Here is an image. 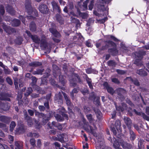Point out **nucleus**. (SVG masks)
Returning a JSON list of instances; mask_svg holds the SVG:
<instances>
[{"mask_svg": "<svg viewBox=\"0 0 149 149\" xmlns=\"http://www.w3.org/2000/svg\"><path fill=\"white\" fill-rule=\"evenodd\" d=\"M59 114L56 113L54 115V116L57 120L58 121H62L65 119L68 120V115L66 113L67 111L63 107H62L58 111Z\"/></svg>", "mask_w": 149, "mask_h": 149, "instance_id": "nucleus-1", "label": "nucleus"}, {"mask_svg": "<svg viewBox=\"0 0 149 149\" xmlns=\"http://www.w3.org/2000/svg\"><path fill=\"white\" fill-rule=\"evenodd\" d=\"M115 140L114 141L113 146L116 149H122L120 147V145L124 149H126L127 148V146L129 145L127 142L124 141L123 139H118L116 140L114 138Z\"/></svg>", "mask_w": 149, "mask_h": 149, "instance_id": "nucleus-2", "label": "nucleus"}, {"mask_svg": "<svg viewBox=\"0 0 149 149\" xmlns=\"http://www.w3.org/2000/svg\"><path fill=\"white\" fill-rule=\"evenodd\" d=\"M110 128L112 132L114 135H116L117 134L116 131V129L117 131L120 130L121 129V123L119 120H116L115 123L114 124L113 123H111Z\"/></svg>", "mask_w": 149, "mask_h": 149, "instance_id": "nucleus-3", "label": "nucleus"}, {"mask_svg": "<svg viewBox=\"0 0 149 149\" xmlns=\"http://www.w3.org/2000/svg\"><path fill=\"white\" fill-rule=\"evenodd\" d=\"M25 5L26 10L27 11V13L29 15H33V13H34L35 15L36 16H38V14L37 11L36 10H33L30 2L29 1H26L25 3Z\"/></svg>", "mask_w": 149, "mask_h": 149, "instance_id": "nucleus-4", "label": "nucleus"}, {"mask_svg": "<svg viewBox=\"0 0 149 149\" xmlns=\"http://www.w3.org/2000/svg\"><path fill=\"white\" fill-rule=\"evenodd\" d=\"M116 91L118 99L121 101H123L125 99L124 95H125L126 93V90L123 88H117Z\"/></svg>", "mask_w": 149, "mask_h": 149, "instance_id": "nucleus-5", "label": "nucleus"}, {"mask_svg": "<svg viewBox=\"0 0 149 149\" xmlns=\"http://www.w3.org/2000/svg\"><path fill=\"white\" fill-rule=\"evenodd\" d=\"M105 45L102 46L100 49L101 51H104L106 50L111 46H116V44L111 40H107L104 41Z\"/></svg>", "mask_w": 149, "mask_h": 149, "instance_id": "nucleus-6", "label": "nucleus"}, {"mask_svg": "<svg viewBox=\"0 0 149 149\" xmlns=\"http://www.w3.org/2000/svg\"><path fill=\"white\" fill-rule=\"evenodd\" d=\"M38 9L40 12L43 14H48L49 12L47 6L43 3H40Z\"/></svg>", "mask_w": 149, "mask_h": 149, "instance_id": "nucleus-7", "label": "nucleus"}, {"mask_svg": "<svg viewBox=\"0 0 149 149\" xmlns=\"http://www.w3.org/2000/svg\"><path fill=\"white\" fill-rule=\"evenodd\" d=\"M1 26L4 31L9 35L16 32V30L14 28L8 26L4 23H3Z\"/></svg>", "mask_w": 149, "mask_h": 149, "instance_id": "nucleus-8", "label": "nucleus"}, {"mask_svg": "<svg viewBox=\"0 0 149 149\" xmlns=\"http://www.w3.org/2000/svg\"><path fill=\"white\" fill-rule=\"evenodd\" d=\"M146 51L143 49H140L138 51L136 52L135 55L140 60H141L143 56L146 55Z\"/></svg>", "mask_w": 149, "mask_h": 149, "instance_id": "nucleus-9", "label": "nucleus"}, {"mask_svg": "<svg viewBox=\"0 0 149 149\" xmlns=\"http://www.w3.org/2000/svg\"><path fill=\"white\" fill-rule=\"evenodd\" d=\"M113 47L112 48H109L108 49V52L112 56H117L118 53V50L117 48V45L116 46H111Z\"/></svg>", "mask_w": 149, "mask_h": 149, "instance_id": "nucleus-10", "label": "nucleus"}, {"mask_svg": "<svg viewBox=\"0 0 149 149\" xmlns=\"http://www.w3.org/2000/svg\"><path fill=\"white\" fill-rule=\"evenodd\" d=\"M103 86L107 90L108 93L111 95H113L115 91L113 88L110 87L107 81H104L103 84Z\"/></svg>", "mask_w": 149, "mask_h": 149, "instance_id": "nucleus-11", "label": "nucleus"}, {"mask_svg": "<svg viewBox=\"0 0 149 149\" xmlns=\"http://www.w3.org/2000/svg\"><path fill=\"white\" fill-rule=\"evenodd\" d=\"M10 104L8 102H0V109L4 111H7L10 109Z\"/></svg>", "mask_w": 149, "mask_h": 149, "instance_id": "nucleus-12", "label": "nucleus"}, {"mask_svg": "<svg viewBox=\"0 0 149 149\" xmlns=\"http://www.w3.org/2000/svg\"><path fill=\"white\" fill-rule=\"evenodd\" d=\"M49 31L54 37L57 38L61 37V34L56 29L51 27L49 29Z\"/></svg>", "mask_w": 149, "mask_h": 149, "instance_id": "nucleus-13", "label": "nucleus"}, {"mask_svg": "<svg viewBox=\"0 0 149 149\" xmlns=\"http://www.w3.org/2000/svg\"><path fill=\"white\" fill-rule=\"evenodd\" d=\"M11 119V118L10 117L0 115V121L5 123L9 124Z\"/></svg>", "mask_w": 149, "mask_h": 149, "instance_id": "nucleus-14", "label": "nucleus"}, {"mask_svg": "<svg viewBox=\"0 0 149 149\" xmlns=\"http://www.w3.org/2000/svg\"><path fill=\"white\" fill-rule=\"evenodd\" d=\"M57 137H55L54 139L56 141H58L63 143L65 142L64 139L67 137V136L65 134H58Z\"/></svg>", "mask_w": 149, "mask_h": 149, "instance_id": "nucleus-15", "label": "nucleus"}, {"mask_svg": "<svg viewBox=\"0 0 149 149\" xmlns=\"http://www.w3.org/2000/svg\"><path fill=\"white\" fill-rule=\"evenodd\" d=\"M16 133L18 134H22L25 132L24 125L23 124L19 125L18 127L15 130Z\"/></svg>", "mask_w": 149, "mask_h": 149, "instance_id": "nucleus-16", "label": "nucleus"}, {"mask_svg": "<svg viewBox=\"0 0 149 149\" xmlns=\"http://www.w3.org/2000/svg\"><path fill=\"white\" fill-rule=\"evenodd\" d=\"M7 12L12 16L15 15L16 11L13 7L8 5L6 7Z\"/></svg>", "mask_w": 149, "mask_h": 149, "instance_id": "nucleus-17", "label": "nucleus"}, {"mask_svg": "<svg viewBox=\"0 0 149 149\" xmlns=\"http://www.w3.org/2000/svg\"><path fill=\"white\" fill-rule=\"evenodd\" d=\"M54 100L59 104L63 103L62 96L60 92L55 95Z\"/></svg>", "mask_w": 149, "mask_h": 149, "instance_id": "nucleus-18", "label": "nucleus"}, {"mask_svg": "<svg viewBox=\"0 0 149 149\" xmlns=\"http://www.w3.org/2000/svg\"><path fill=\"white\" fill-rule=\"evenodd\" d=\"M124 120L128 129L131 128L132 125V123L130 118L127 117H125Z\"/></svg>", "mask_w": 149, "mask_h": 149, "instance_id": "nucleus-19", "label": "nucleus"}, {"mask_svg": "<svg viewBox=\"0 0 149 149\" xmlns=\"http://www.w3.org/2000/svg\"><path fill=\"white\" fill-rule=\"evenodd\" d=\"M11 21V25L13 27L19 26L21 24V21L18 19H14Z\"/></svg>", "mask_w": 149, "mask_h": 149, "instance_id": "nucleus-20", "label": "nucleus"}, {"mask_svg": "<svg viewBox=\"0 0 149 149\" xmlns=\"http://www.w3.org/2000/svg\"><path fill=\"white\" fill-rule=\"evenodd\" d=\"M85 77V79L87 83L88 84L89 88L91 90L93 89V86L92 84V81L91 79L88 77L87 74H84Z\"/></svg>", "mask_w": 149, "mask_h": 149, "instance_id": "nucleus-21", "label": "nucleus"}, {"mask_svg": "<svg viewBox=\"0 0 149 149\" xmlns=\"http://www.w3.org/2000/svg\"><path fill=\"white\" fill-rule=\"evenodd\" d=\"M62 93L66 101V104L68 106H72H72H73V104L71 103L69 98L67 96V94L63 92H62Z\"/></svg>", "mask_w": 149, "mask_h": 149, "instance_id": "nucleus-22", "label": "nucleus"}, {"mask_svg": "<svg viewBox=\"0 0 149 149\" xmlns=\"http://www.w3.org/2000/svg\"><path fill=\"white\" fill-rule=\"evenodd\" d=\"M53 8L56 11L59 13L61 12V10L60 7L58 5V4L56 2L54 1L52 3Z\"/></svg>", "mask_w": 149, "mask_h": 149, "instance_id": "nucleus-23", "label": "nucleus"}, {"mask_svg": "<svg viewBox=\"0 0 149 149\" xmlns=\"http://www.w3.org/2000/svg\"><path fill=\"white\" fill-rule=\"evenodd\" d=\"M42 65V63L41 62L39 61H33L29 63V65L30 66L36 67L38 66H41Z\"/></svg>", "mask_w": 149, "mask_h": 149, "instance_id": "nucleus-24", "label": "nucleus"}, {"mask_svg": "<svg viewBox=\"0 0 149 149\" xmlns=\"http://www.w3.org/2000/svg\"><path fill=\"white\" fill-rule=\"evenodd\" d=\"M30 30L32 32H35L36 31L37 27L36 24L33 21L31 22L29 24Z\"/></svg>", "mask_w": 149, "mask_h": 149, "instance_id": "nucleus-25", "label": "nucleus"}, {"mask_svg": "<svg viewBox=\"0 0 149 149\" xmlns=\"http://www.w3.org/2000/svg\"><path fill=\"white\" fill-rule=\"evenodd\" d=\"M31 39L33 42L36 44H39L40 43V39L39 37L36 35H33Z\"/></svg>", "mask_w": 149, "mask_h": 149, "instance_id": "nucleus-26", "label": "nucleus"}, {"mask_svg": "<svg viewBox=\"0 0 149 149\" xmlns=\"http://www.w3.org/2000/svg\"><path fill=\"white\" fill-rule=\"evenodd\" d=\"M129 131L130 139L131 141H134L136 138V134L131 128L128 129Z\"/></svg>", "mask_w": 149, "mask_h": 149, "instance_id": "nucleus-27", "label": "nucleus"}, {"mask_svg": "<svg viewBox=\"0 0 149 149\" xmlns=\"http://www.w3.org/2000/svg\"><path fill=\"white\" fill-rule=\"evenodd\" d=\"M105 146L103 142H98L96 144V149H105L106 146Z\"/></svg>", "mask_w": 149, "mask_h": 149, "instance_id": "nucleus-28", "label": "nucleus"}, {"mask_svg": "<svg viewBox=\"0 0 149 149\" xmlns=\"http://www.w3.org/2000/svg\"><path fill=\"white\" fill-rule=\"evenodd\" d=\"M41 118H42V125H44L48 122L50 119V118L48 116L45 114V116Z\"/></svg>", "mask_w": 149, "mask_h": 149, "instance_id": "nucleus-29", "label": "nucleus"}, {"mask_svg": "<svg viewBox=\"0 0 149 149\" xmlns=\"http://www.w3.org/2000/svg\"><path fill=\"white\" fill-rule=\"evenodd\" d=\"M40 47H43L44 49H46L47 47V43L46 40L44 38H42L40 41Z\"/></svg>", "mask_w": 149, "mask_h": 149, "instance_id": "nucleus-30", "label": "nucleus"}, {"mask_svg": "<svg viewBox=\"0 0 149 149\" xmlns=\"http://www.w3.org/2000/svg\"><path fill=\"white\" fill-rule=\"evenodd\" d=\"M7 97H10V94L8 93H1L0 94V100H4Z\"/></svg>", "mask_w": 149, "mask_h": 149, "instance_id": "nucleus-31", "label": "nucleus"}, {"mask_svg": "<svg viewBox=\"0 0 149 149\" xmlns=\"http://www.w3.org/2000/svg\"><path fill=\"white\" fill-rule=\"evenodd\" d=\"M72 76L73 77V78H74L75 79L76 78L77 80V82L80 84L82 83L81 80L78 74L73 72L72 73Z\"/></svg>", "mask_w": 149, "mask_h": 149, "instance_id": "nucleus-32", "label": "nucleus"}, {"mask_svg": "<svg viewBox=\"0 0 149 149\" xmlns=\"http://www.w3.org/2000/svg\"><path fill=\"white\" fill-rule=\"evenodd\" d=\"M23 41L22 38L20 36H18L15 40L14 42L15 43L19 45H21Z\"/></svg>", "mask_w": 149, "mask_h": 149, "instance_id": "nucleus-33", "label": "nucleus"}, {"mask_svg": "<svg viewBox=\"0 0 149 149\" xmlns=\"http://www.w3.org/2000/svg\"><path fill=\"white\" fill-rule=\"evenodd\" d=\"M59 82L63 86H64L66 83V81L62 75H60L59 76Z\"/></svg>", "mask_w": 149, "mask_h": 149, "instance_id": "nucleus-34", "label": "nucleus"}, {"mask_svg": "<svg viewBox=\"0 0 149 149\" xmlns=\"http://www.w3.org/2000/svg\"><path fill=\"white\" fill-rule=\"evenodd\" d=\"M107 65L109 67H115L117 65V63L116 61L112 60H111L107 62Z\"/></svg>", "mask_w": 149, "mask_h": 149, "instance_id": "nucleus-35", "label": "nucleus"}, {"mask_svg": "<svg viewBox=\"0 0 149 149\" xmlns=\"http://www.w3.org/2000/svg\"><path fill=\"white\" fill-rule=\"evenodd\" d=\"M137 73L139 75L142 76H146L147 75V73L144 70L141 69L137 71Z\"/></svg>", "mask_w": 149, "mask_h": 149, "instance_id": "nucleus-36", "label": "nucleus"}, {"mask_svg": "<svg viewBox=\"0 0 149 149\" xmlns=\"http://www.w3.org/2000/svg\"><path fill=\"white\" fill-rule=\"evenodd\" d=\"M130 80L136 86H140V83L136 78H132L131 77Z\"/></svg>", "mask_w": 149, "mask_h": 149, "instance_id": "nucleus-37", "label": "nucleus"}, {"mask_svg": "<svg viewBox=\"0 0 149 149\" xmlns=\"http://www.w3.org/2000/svg\"><path fill=\"white\" fill-rule=\"evenodd\" d=\"M86 117L87 119L89 121L90 123L94 124V120L93 118L92 115L91 114L86 115Z\"/></svg>", "mask_w": 149, "mask_h": 149, "instance_id": "nucleus-38", "label": "nucleus"}, {"mask_svg": "<svg viewBox=\"0 0 149 149\" xmlns=\"http://www.w3.org/2000/svg\"><path fill=\"white\" fill-rule=\"evenodd\" d=\"M88 127L89 128L90 130V133L93 135L95 137H97V134L96 132L95 131L94 129L91 126L89 125Z\"/></svg>", "mask_w": 149, "mask_h": 149, "instance_id": "nucleus-39", "label": "nucleus"}, {"mask_svg": "<svg viewBox=\"0 0 149 149\" xmlns=\"http://www.w3.org/2000/svg\"><path fill=\"white\" fill-rule=\"evenodd\" d=\"M44 69H38L36 71H34L32 73L34 75L40 74L42 75V72H44Z\"/></svg>", "mask_w": 149, "mask_h": 149, "instance_id": "nucleus-40", "label": "nucleus"}, {"mask_svg": "<svg viewBox=\"0 0 149 149\" xmlns=\"http://www.w3.org/2000/svg\"><path fill=\"white\" fill-rule=\"evenodd\" d=\"M77 81V80L76 79V78L75 79L74 78H72L70 80V83L72 86L73 87H74L77 85V83L76 82Z\"/></svg>", "mask_w": 149, "mask_h": 149, "instance_id": "nucleus-41", "label": "nucleus"}, {"mask_svg": "<svg viewBox=\"0 0 149 149\" xmlns=\"http://www.w3.org/2000/svg\"><path fill=\"white\" fill-rule=\"evenodd\" d=\"M34 112L35 116L39 118H42L43 117L45 116V114L42 113H40L38 111H37L36 110H35Z\"/></svg>", "mask_w": 149, "mask_h": 149, "instance_id": "nucleus-42", "label": "nucleus"}, {"mask_svg": "<svg viewBox=\"0 0 149 149\" xmlns=\"http://www.w3.org/2000/svg\"><path fill=\"white\" fill-rule=\"evenodd\" d=\"M33 90L32 88L29 87L27 88V89L25 93H24V95L26 97L28 96L32 92Z\"/></svg>", "mask_w": 149, "mask_h": 149, "instance_id": "nucleus-43", "label": "nucleus"}, {"mask_svg": "<svg viewBox=\"0 0 149 149\" xmlns=\"http://www.w3.org/2000/svg\"><path fill=\"white\" fill-rule=\"evenodd\" d=\"M56 19L57 21L60 24H62L63 22V18L59 14H57L56 15Z\"/></svg>", "mask_w": 149, "mask_h": 149, "instance_id": "nucleus-44", "label": "nucleus"}, {"mask_svg": "<svg viewBox=\"0 0 149 149\" xmlns=\"http://www.w3.org/2000/svg\"><path fill=\"white\" fill-rule=\"evenodd\" d=\"M35 127L36 129H39L42 127L39 121L35 120L34 121Z\"/></svg>", "mask_w": 149, "mask_h": 149, "instance_id": "nucleus-45", "label": "nucleus"}, {"mask_svg": "<svg viewBox=\"0 0 149 149\" xmlns=\"http://www.w3.org/2000/svg\"><path fill=\"white\" fill-rule=\"evenodd\" d=\"M15 149H22V146L19 141H16L15 143Z\"/></svg>", "mask_w": 149, "mask_h": 149, "instance_id": "nucleus-46", "label": "nucleus"}, {"mask_svg": "<svg viewBox=\"0 0 149 149\" xmlns=\"http://www.w3.org/2000/svg\"><path fill=\"white\" fill-rule=\"evenodd\" d=\"M16 125V123L15 122L12 121L10 125V131L11 132H13L15 127Z\"/></svg>", "mask_w": 149, "mask_h": 149, "instance_id": "nucleus-47", "label": "nucleus"}, {"mask_svg": "<svg viewBox=\"0 0 149 149\" xmlns=\"http://www.w3.org/2000/svg\"><path fill=\"white\" fill-rule=\"evenodd\" d=\"M79 15L83 19H86L87 17V14L86 13L81 12L80 11L79 12Z\"/></svg>", "mask_w": 149, "mask_h": 149, "instance_id": "nucleus-48", "label": "nucleus"}, {"mask_svg": "<svg viewBox=\"0 0 149 149\" xmlns=\"http://www.w3.org/2000/svg\"><path fill=\"white\" fill-rule=\"evenodd\" d=\"M50 69L47 68L46 70L45 73H44L43 75L44 77L45 78H48L50 75Z\"/></svg>", "mask_w": 149, "mask_h": 149, "instance_id": "nucleus-49", "label": "nucleus"}, {"mask_svg": "<svg viewBox=\"0 0 149 149\" xmlns=\"http://www.w3.org/2000/svg\"><path fill=\"white\" fill-rule=\"evenodd\" d=\"M5 10L3 6L1 5L0 6V13L1 15H3L5 13Z\"/></svg>", "mask_w": 149, "mask_h": 149, "instance_id": "nucleus-50", "label": "nucleus"}, {"mask_svg": "<svg viewBox=\"0 0 149 149\" xmlns=\"http://www.w3.org/2000/svg\"><path fill=\"white\" fill-rule=\"evenodd\" d=\"M24 117L25 120H26V121L32 119V118L28 115L26 111L24 113Z\"/></svg>", "mask_w": 149, "mask_h": 149, "instance_id": "nucleus-51", "label": "nucleus"}, {"mask_svg": "<svg viewBox=\"0 0 149 149\" xmlns=\"http://www.w3.org/2000/svg\"><path fill=\"white\" fill-rule=\"evenodd\" d=\"M96 100L95 101V104L96 105L99 106L100 105V97L97 96L96 97Z\"/></svg>", "mask_w": 149, "mask_h": 149, "instance_id": "nucleus-52", "label": "nucleus"}, {"mask_svg": "<svg viewBox=\"0 0 149 149\" xmlns=\"http://www.w3.org/2000/svg\"><path fill=\"white\" fill-rule=\"evenodd\" d=\"M84 111L85 113H87L90 111V108L87 106H84Z\"/></svg>", "mask_w": 149, "mask_h": 149, "instance_id": "nucleus-53", "label": "nucleus"}, {"mask_svg": "<svg viewBox=\"0 0 149 149\" xmlns=\"http://www.w3.org/2000/svg\"><path fill=\"white\" fill-rule=\"evenodd\" d=\"M96 95L95 94L94 92H92L91 93V95L89 97L92 100H95L96 98Z\"/></svg>", "mask_w": 149, "mask_h": 149, "instance_id": "nucleus-54", "label": "nucleus"}, {"mask_svg": "<svg viewBox=\"0 0 149 149\" xmlns=\"http://www.w3.org/2000/svg\"><path fill=\"white\" fill-rule=\"evenodd\" d=\"M6 81L7 83L10 85H12L13 84L12 80L9 77H7L6 78Z\"/></svg>", "mask_w": 149, "mask_h": 149, "instance_id": "nucleus-55", "label": "nucleus"}, {"mask_svg": "<svg viewBox=\"0 0 149 149\" xmlns=\"http://www.w3.org/2000/svg\"><path fill=\"white\" fill-rule=\"evenodd\" d=\"M94 6V1L93 0H92L90 2V3L88 6V9L91 10L93 9Z\"/></svg>", "mask_w": 149, "mask_h": 149, "instance_id": "nucleus-56", "label": "nucleus"}, {"mask_svg": "<svg viewBox=\"0 0 149 149\" xmlns=\"http://www.w3.org/2000/svg\"><path fill=\"white\" fill-rule=\"evenodd\" d=\"M96 114L97 115V118L99 119V118L102 116V113L100 111L98 110L97 112L95 111Z\"/></svg>", "mask_w": 149, "mask_h": 149, "instance_id": "nucleus-57", "label": "nucleus"}, {"mask_svg": "<svg viewBox=\"0 0 149 149\" xmlns=\"http://www.w3.org/2000/svg\"><path fill=\"white\" fill-rule=\"evenodd\" d=\"M111 81L112 82L116 84H120V81L118 79L116 78H112Z\"/></svg>", "mask_w": 149, "mask_h": 149, "instance_id": "nucleus-58", "label": "nucleus"}, {"mask_svg": "<svg viewBox=\"0 0 149 149\" xmlns=\"http://www.w3.org/2000/svg\"><path fill=\"white\" fill-rule=\"evenodd\" d=\"M74 107V106L72 107L71 106H68V111L69 113L73 114V112L72 111V108Z\"/></svg>", "mask_w": 149, "mask_h": 149, "instance_id": "nucleus-59", "label": "nucleus"}, {"mask_svg": "<svg viewBox=\"0 0 149 149\" xmlns=\"http://www.w3.org/2000/svg\"><path fill=\"white\" fill-rule=\"evenodd\" d=\"M44 107H45V109H46L47 110H49L50 109V107L49 104V102L47 101L46 102H45L44 103Z\"/></svg>", "mask_w": 149, "mask_h": 149, "instance_id": "nucleus-60", "label": "nucleus"}, {"mask_svg": "<svg viewBox=\"0 0 149 149\" xmlns=\"http://www.w3.org/2000/svg\"><path fill=\"white\" fill-rule=\"evenodd\" d=\"M142 116L144 119L149 121V116H147L145 113H142Z\"/></svg>", "mask_w": 149, "mask_h": 149, "instance_id": "nucleus-61", "label": "nucleus"}, {"mask_svg": "<svg viewBox=\"0 0 149 149\" xmlns=\"http://www.w3.org/2000/svg\"><path fill=\"white\" fill-rule=\"evenodd\" d=\"M70 18L71 21L73 23H76L79 22V20L73 17H71Z\"/></svg>", "mask_w": 149, "mask_h": 149, "instance_id": "nucleus-62", "label": "nucleus"}, {"mask_svg": "<svg viewBox=\"0 0 149 149\" xmlns=\"http://www.w3.org/2000/svg\"><path fill=\"white\" fill-rule=\"evenodd\" d=\"M116 71L118 74L122 75L124 74L125 73V71L122 70L117 69Z\"/></svg>", "mask_w": 149, "mask_h": 149, "instance_id": "nucleus-63", "label": "nucleus"}, {"mask_svg": "<svg viewBox=\"0 0 149 149\" xmlns=\"http://www.w3.org/2000/svg\"><path fill=\"white\" fill-rule=\"evenodd\" d=\"M18 18L22 21V22L23 23L25 24V18L24 16L21 15H19L18 17Z\"/></svg>", "mask_w": 149, "mask_h": 149, "instance_id": "nucleus-64", "label": "nucleus"}]
</instances>
